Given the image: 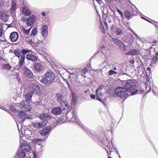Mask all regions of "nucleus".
I'll return each mask as SVG.
<instances>
[{
  "label": "nucleus",
  "mask_w": 158,
  "mask_h": 158,
  "mask_svg": "<svg viewBox=\"0 0 158 158\" xmlns=\"http://www.w3.org/2000/svg\"><path fill=\"white\" fill-rule=\"evenodd\" d=\"M1 18L3 22H6L8 20V18L7 15H2Z\"/></svg>",
  "instance_id": "72a5a7b5"
},
{
  "label": "nucleus",
  "mask_w": 158,
  "mask_h": 158,
  "mask_svg": "<svg viewBox=\"0 0 158 158\" xmlns=\"http://www.w3.org/2000/svg\"><path fill=\"white\" fill-rule=\"evenodd\" d=\"M16 8V4L14 2H12L11 3V6L10 7V11L13 12L15 10Z\"/></svg>",
  "instance_id": "7c9ffc66"
},
{
  "label": "nucleus",
  "mask_w": 158,
  "mask_h": 158,
  "mask_svg": "<svg viewBox=\"0 0 158 158\" xmlns=\"http://www.w3.org/2000/svg\"><path fill=\"white\" fill-rule=\"evenodd\" d=\"M48 34V27L46 25L43 26L42 29V34L44 37L47 36Z\"/></svg>",
  "instance_id": "b1692460"
},
{
  "label": "nucleus",
  "mask_w": 158,
  "mask_h": 158,
  "mask_svg": "<svg viewBox=\"0 0 158 158\" xmlns=\"http://www.w3.org/2000/svg\"><path fill=\"white\" fill-rule=\"evenodd\" d=\"M21 149L22 151L28 152L31 150L30 145L26 143H23L21 145Z\"/></svg>",
  "instance_id": "aec40b11"
},
{
  "label": "nucleus",
  "mask_w": 158,
  "mask_h": 158,
  "mask_svg": "<svg viewBox=\"0 0 158 158\" xmlns=\"http://www.w3.org/2000/svg\"><path fill=\"white\" fill-rule=\"evenodd\" d=\"M100 51L105 56H107L108 54H109L110 52V50L109 49L107 46L104 45H102L100 49Z\"/></svg>",
  "instance_id": "2eb2a0df"
},
{
  "label": "nucleus",
  "mask_w": 158,
  "mask_h": 158,
  "mask_svg": "<svg viewBox=\"0 0 158 158\" xmlns=\"http://www.w3.org/2000/svg\"><path fill=\"white\" fill-rule=\"evenodd\" d=\"M55 78V75L53 73L48 72L43 76L40 81L43 84L49 85L52 82Z\"/></svg>",
  "instance_id": "20e7f679"
},
{
  "label": "nucleus",
  "mask_w": 158,
  "mask_h": 158,
  "mask_svg": "<svg viewBox=\"0 0 158 158\" xmlns=\"http://www.w3.org/2000/svg\"><path fill=\"white\" fill-rule=\"evenodd\" d=\"M113 42L118 46L120 49L123 51H124L126 49V46L121 40L117 39L113 40Z\"/></svg>",
  "instance_id": "6e6552de"
},
{
  "label": "nucleus",
  "mask_w": 158,
  "mask_h": 158,
  "mask_svg": "<svg viewBox=\"0 0 158 158\" xmlns=\"http://www.w3.org/2000/svg\"><path fill=\"white\" fill-rule=\"evenodd\" d=\"M99 140L102 144L106 147L107 148H106V152L108 155H110L112 151L111 149L114 148V146L113 145L112 142H111V144H110V140L106 138L102 139L99 138Z\"/></svg>",
  "instance_id": "39448f33"
},
{
  "label": "nucleus",
  "mask_w": 158,
  "mask_h": 158,
  "mask_svg": "<svg viewBox=\"0 0 158 158\" xmlns=\"http://www.w3.org/2000/svg\"><path fill=\"white\" fill-rule=\"evenodd\" d=\"M29 91L24 95L27 102H31L33 93L39 94L41 91L40 87L35 84L31 83L28 87Z\"/></svg>",
  "instance_id": "f03ea898"
},
{
  "label": "nucleus",
  "mask_w": 158,
  "mask_h": 158,
  "mask_svg": "<svg viewBox=\"0 0 158 158\" xmlns=\"http://www.w3.org/2000/svg\"><path fill=\"white\" fill-rule=\"evenodd\" d=\"M18 118L20 119V123H23L24 119L29 118L27 114L23 111L19 112L18 113Z\"/></svg>",
  "instance_id": "1a4fd4ad"
},
{
  "label": "nucleus",
  "mask_w": 158,
  "mask_h": 158,
  "mask_svg": "<svg viewBox=\"0 0 158 158\" xmlns=\"http://www.w3.org/2000/svg\"><path fill=\"white\" fill-rule=\"evenodd\" d=\"M117 11L119 13V14L120 15L122 12L119 9H117Z\"/></svg>",
  "instance_id": "de8ad7c7"
},
{
  "label": "nucleus",
  "mask_w": 158,
  "mask_h": 158,
  "mask_svg": "<svg viewBox=\"0 0 158 158\" xmlns=\"http://www.w3.org/2000/svg\"><path fill=\"white\" fill-rule=\"evenodd\" d=\"M104 87V85H99V87L98 89H103Z\"/></svg>",
  "instance_id": "a18cd8bd"
},
{
  "label": "nucleus",
  "mask_w": 158,
  "mask_h": 158,
  "mask_svg": "<svg viewBox=\"0 0 158 158\" xmlns=\"http://www.w3.org/2000/svg\"><path fill=\"white\" fill-rule=\"evenodd\" d=\"M141 18L142 19H144L147 21H148V22H149V23H151V22L150 21H149L147 20V19H146L144 17H141Z\"/></svg>",
  "instance_id": "09e8293b"
},
{
  "label": "nucleus",
  "mask_w": 158,
  "mask_h": 158,
  "mask_svg": "<svg viewBox=\"0 0 158 158\" xmlns=\"http://www.w3.org/2000/svg\"><path fill=\"white\" fill-rule=\"evenodd\" d=\"M47 121H43L41 122H38L36 123H32L31 125L37 129H40L45 126L47 124Z\"/></svg>",
  "instance_id": "9b49d317"
},
{
  "label": "nucleus",
  "mask_w": 158,
  "mask_h": 158,
  "mask_svg": "<svg viewBox=\"0 0 158 158\" xmlns=\"http://www.w3.org/2000/svg\"><path fill=\"white\" fill-rule=\"evenodd\" d=\"M113 69H114V70H116V68H113Z\"/></svg>",
  "instance_id": "69168bd1"
},
{
  "label": "nucleus",
  "mask_w": 158,
  "mask_h": 158,
  "mask_svg": "<svg viewBox=\"0 0 158 158\" xmlns=\"http://www.w3.org/2000/svg\"><path fill=\"white\" fill-rule=\"evenodd\" d=\"M72 115L73 118H71L70 120V121H71L72 122H75L76 123L81 126L84 131H86L88 132H89L90 131L85 126H84L81 123L80 120L77 118L76 117V112L73 110V112L72 113Z\"/></svg>",
  "instance_id": "423d86ee"
},
{
  "label": "nucleus",
  "mask_w": 158,
  "mask_h": 158,
  "mask_svg": "<svg viewBox=\"0 0 158 158\" xmlns=\"http://www.w3.org/2000/svg\"><path fill=\"white\" fill-rule=\"evenodd\" d=\"M125 88L122 87L117 88L115 89V93L118 97L125 99L129 96L135 94L138 92V90L134 91L136 87L135 83L133 80L124 81L123 83Z\"/></svg>",
  "instance_id": "f257e3e1"
},
{
  "label": "nucleus",
  "mask_w": 158,
  "mask_h": 158,
  "mask_svg": "<svg viewBox=\"0 0 158 158\" xmlns=\"http://www.w3.org/2000/svg\"><path fill=\"white\" fill-rule=\"evenodd\" d=\"M115 33L117 35H125L123 31L120 27H117L116 28Z\"/></svg>",
  "instance_id": "a878e982"
},
{
  "label": "nucleus",
  "mask_w": 158,
  "mask_h": 158,
  "mask_svg": "<svg viewBox=\"0 0 158 158\" xmlns=\"http://www.w3.org/2000/svg\"><path fill=\"white\" fill-rule=\"evenodd\" d=\"M120 15H121V16L122 18H123V13H122Z\"/></svg>",
  "instance_id": "13d9d810"
},
{
  "label": "nucleus",
  "mask_w": 158,
  "mask_h": 158,
  "mask_svg": "<svg viewBox=\"0 0 158 158\" xmlns=\"http://www.w3.org/2000/svg\"><path fill=\"white\" fill-rule=\"evenodd\" d=\"M158 60V58L156 56H154L152 58L151 60V63L152 64L153 63L155 64L156 63Z\"/></svg>",
  "instance_id": "f704fd0d"
},
{
  "label": "nucleus",
  "mask_w": 158,
  "mask_h": 158,
  "mask_svg": "<svg viewBox=\"0 0 158 158\" xmlns=\"http://www.w3.org/2000/svg\"><path fill=\"white\" fill-rule=\"evenodd\" d=\"M37 29L36 28H34L31 31V35L32 36H34L37 34Z\"/></svg>",
  "instance_id": "473e14b6"
},
{
  "label": "nucleus",
  "mask_w": 158,
  "mask_h": 158,
  "mask_svg": "<svg viewBox=\"0 0 158 158\" xmlns=\"http://www.w3.org/2000/svg\"><path fill=\"white\" fill-rule=\"evenodd\" d=\"M109 74L110 75H111L113 74H117V72L114 71L113 70H110L109 71Z\"/></svg>",
  "instance_id": "e433bc0d"
},
{
  "label": "nucleus",
  "mask_w": 158,
  "mask_h": 158,
  "mask_svg": "<svg viewBox=\"0 0 158 158\" xmlns=\"http://www.w3.org/2000/svg\"><path fill=\"white\" fill-rule=\"evenodd\" d=\"M99 90V89L98 88L97 89L96 91V93L97 94H98V91Z\"/></svg>",
  "instance_id": "864d4df0"
},
{
  "label": "nucleus",
  "mask_w": 158,
  "mask_h": 158,
  "mask_svg": "<svg viewBox=\"0 0 158 158\" xmlns=\"http://www.w3.org/2000/svg\"><path fill=\"white\" fill-rule=\"evenodd\" d=\"M114 1L116 2H121L122 0H114Z\"/></svg>",
  "instance_id": "5fc2aeb1"
},
{
  "label": "nucleus",
  "mask_w": 158,
  "mask_h": 158,
  "mask_svg": "<svg viewBox=\"0 0 158 158\" xmlns=\"http://www.w3.org/2000/svg\"><path fill=\"white\" fill-rule=\"evenodd\" d=\"M100 27H101V29H102V28H104L103 26L102 25V24L101 23V24H100Z\"/></svg>",
  "instance_id": "603ef678"
},
{
  "label": "nucleus",
  "mask_w": 158,
  "mask_h": 158,
  "mask_svg": "<svg viewBox=\"0 0 158 158\" xmlns=\"http://www.w3.org/2000/svg\"><path fill=\"white\" fill-rule=\"evenodd\" d=\"M43 140L42 139H34L32 141V142L34 143H40V142L41 141H43Z\"/></svg>",
  "instance_id": "c9c22d12"
},
{
  "label": "nucleus",
  "mask_w": 158,
  "mask_h": 158,
  "mask_svg": "<svg viewBox=\"0 0 158 158\" xmlns=\"http://www.w3.org/2000/svg\"><path fill=\"white\" fill-rule=\"evenodd\" d=\"M155 55L156 56H158V52H157L155 53Z\"/></svg>",
  "instance_id": "680f3d73"
},
{
  "label": "nucleus",
  "mask_w": 158,
  "mask_h": 158,
  "mask_svg": "<svg viewBox=\"0 0 158 158\" xmlns=\"http://www.w3.org/2000/svg\"><path fill=\"white\" fill-rule=\"evenodd\" d=\"M99 4H101L102 2V0H96Z\"/></svg>",
  "instance_id": "8fccbe9b"
},
{
  "label": "nucleus",
  "mask_w": 158,
  "mask_h": 158,
  "mask_svg": "<svg viewBox=\"0 0 158 158\" xmlns=\"http://www.w3.org/2000/svg\"><path fill=\"white\" fill-rule=\"evenodd\" d=\"M140 53V51L138 49H132L130 50L128 52L126 53L127 55L136 56Z\"/></svg>",
  "instance_id": "6ab92c4d"
},
{
  "label": "nucleus",
  "mask_w": 158,
  "mask_h": 158,
  "mask_svg": "<svg viewBox=\"0 0 158 158\" xmlns=\"http://www.w3.org/2000/svg\"><path fill=\"white\" fill-rule=\"evenodd\" d=\"M156 40H154L153 42V44H156Z\"/></svg>",
  "instance_id": "bf43d9fd"
},
{
  "label": "nucleus",
  "mask_w": 158,
  "mask_h": 158,
  "mask_svg": "<svg viewBox=\"0 0 158 158\" xmlns=\"http://www.w3.org/2000/svg\"><path fill=\"white\" fill-rule=\"evenodd\" d=\"M134 60H131V63H134Z\"/></svg>",
  "instance_id": "e2e57ef3"
},
{
  "label": "nucleus",
  "mask_w": 158,
  "mask_h": 158,
  "mask_svg": "<svg viewBox=\"0 0 158 158\" xmlns=\"http://www.w3.org/2000/svg\"><path fill=\"white\" fill-rule=\"evenodd\" d=\"M90 97L94 99L95 98L96 96L94 94H92L90 95Z\"/></svg>",
  "instance_id": "49530a36"
},
{
  "label": "nucleus",
  "mask_w": 158,
  "mask_h": 158,
  "mask_svg": "<svg viewBox=\"0 0 158 158\" xmlns=\"http://www.w3.org/2000/svg\"><path fill=\"white\" fill-rule=\"evenodd\" d=\"M96 98L98 100L103 102V101L102 100V99L100 97L99 95V94H96Z\"/></svg>",
  "instance_id": "ea45409f"
},
{
  "label": "nucleus",
  "mask_w": 158,
  "mask_h": 158,
  "mask_svg": "<svg viewBox=\"0 0 158 158\" xmlns=\"http://www.w3.org/2000/svg\"><path fill=\"white\" fill-rule=\"evenodd\" d=\"M10 40L13 42H16L18 39V35L17 32H13L10 33Z\"/></svg>",
  "instance_id": "dca6fc26"
},
{
  "label": "nucleus",
  "mask_w": 158,
  "mask_h": 158,
  "mask_svg": "<svg viewBox=\"0 0 158 158\" xmlns=\"http://www.w3.org/2000/svg\"><path fill=\"white\" fill-rule=\"evenodd\" d=\"M26 59L32 61H35L38 59V57L31 54H27L26 56Z\"/></svg>",
  "instance_id": "5701e85b"
},
{
  "label": "nucleus",
  "mask_w": 158,
  "mask_h": 158,
  "mask_svg": "<svg viewBox=\"0 0 158 158\" xmlns=\"http://www.w3.org/2000/svg\"><path fill=\"white\" fill-rule=\"evenodd\" d=\"M146 90H148V91L147 92V93L148 92H150L151 90V87L150 86H148V87H146Z\"/></svg>",
  "instance_id": "79ce46f5"
},
{
  "label": "nucleus",
  "mask_w": 158,
  "mask_h": 158,
  "mask_svg": "<svg viewBox=\"0 0 158 158\" xmlns=\"http://www.w3.org/2000/svg\"><path fill=\"white\" fill-rule=\"evenodd\" d=\"M23 14L25 16H28L31 14V10L28 7H24L22 9Z\"/></svg>",
  "instance_id": "4be33fe9"
},
{
  "label": "nucleus",
  "mask_w": 158,
  "mask_h": 158,
  "mask_svg": "<svg viewBox=\"0 0 158 158\" xmlns=\"http://www.w3.org/2000/svg\"><path fill=\"white\" fill-rule=\"evenodd\" d=\"M108 158H112V157H110V156H109L108 157Z\"/></svg>",
  "instance_id": "774afa93"
},
{
  "label": "nucleus",
  "mask_w": 158,
  "mask_h": 158,
  "mask_svg": "<svg viewBox=\"0 0 158 158\" xmlns=\"http://www.w3.org/2000/svg\"><path fill=\"white\" fill-rule=\"evenodd\" d=\"M25 135L27 136L30 135L31 134V131L29 130H26L24 131Z\"/></svg>",
  "instance_id": "58836bf2"
},
{
  "label": "nucleus",
  "mask_w": 158,
  "mask_h": 158,
  "mask_svg": "<svg viewBox=\"0 0 158 158\" xmlns=\"http://www.w3.org/2000/svg\"><path fill=\"white\" fill-rule=\"evenodd\" d=\"M51 115L45 113L42 114L39 116L40 118L44 121H47V120L50 119L51 118Z\"/></svg>",
  "instance_id": "a211bd4d"
},
{
  "label": "nucleus",
  "mask_w": 158,
  "mask_h": 158,
  "mask_svg": "<svg viewBox=\"0 0 158 158\" xmlns=\"http://www.w3.org/2000/svg\"><path fill=\"white\" fill-rule=\"evenodd\" d=\"M41 15L43 16H45V13L44 12H43L41 13Z\"/></svg>",
  "instance_id": "4d7b16f0"
},
{
  "label": "nucleus",
  "mask_w": 158,
  "mask_h": 158,
  "mask_svg": "<svg viewBox=\"0 0 158 158\" xmlns=\"http://www.w3.org/2000/svg\"><path fill=\"white\" fill-rule=\"evenodd\" d=\"M2 67L5 69L9 70H10L12 68V67L9 64H4L2 66Z\"/></svg>",
  "instance_id": "2f4dec72"
},
{
  "label": "nucleus",
  "mask_w": 158,
  "mask_h": 158,
  "mask_svg": "<svg viewBox=\"0 0 158 158\" xmlns=\"http://www.w3.org/2000/svg\"><path fill=\"white\" fill-rule=\"evenodd\" d=\"M10 109L11 110V111L13 112H15L16 111L15 109V108L13 107H11Z\"/></svg>",
  "instance_id": "37998d69"
},
{
  "label": "nucleus",
  "mask_w": 158,
  "mask_h": 158,
  "mask_svg": "<svg viewBox=\"0 0 158 158\" xmlns=\"http://www.w3.org/2000/svg\"><path fill=\"white\" fill-rule=\"evenodd\" d=\"M35 18L33 15L28 17L26 20L27 24L28 26L33 25L35 21Z\"/></svg>",
  "instance_id": "ddd939ff"
},
{
  "label": "nucleus",
  "mask_w": 158,
  "mask_h": 158,
  "mask_svg": "<svg viewBox=\"0 0 158 158\" xmlns=\"http://www.w3.org/2000/svg\"><path fill=\"white\" fill-rule=\"evenodd\" d=\"M64 80L66 81V83H67L68 87H69V82H68L67 80V79H64Z\"/></svg>",
  "instance_id": "3c124183"
},
{
  "label": "nucleus",
  "mask_w": 158,
  "mask_h": 158,
  "mask_svg": "<svg viewBox=\"0 0 158 158\" xmlns=\"http://www.w3.org/2000/svg\"><path fill=\"white\" fill-rule=\"evenodd\" d=\"M71 70H73V69H71ZM70 74H74V75H75V77L76 76V74L74 72H72V71H70Z\"/></svg>",
  "instance_id": "c03bdc74"
},
{
  "label": "nucleus",
  "mask_w": 158,
  "mask_h": 158,
  "mask_svg": "<svg viewBox=\"0 0 158 158\" xmlns=\"http://www.w3.org/2000/svg\"><path fill=\"white\" fill-rule=\"evenodd\" d=\"M33 67L34 69L36 71H40L43 69L41 64L40 63H35L34 64Z\"/></svg>",
  "instance_id": "412c9836"
},
{
  "label": "nucleus",
  "mask_w": 158,
  "mask_h": 158,
  "mask_svg": "<svg viewBox=\"0 0 158 158\" xmlns=\"http://www.w3.org/2000/svg\"><path fill=\"white\" fill-rule=\"evenodd\" d=\"M124 14L125 17L128 20H129L132 18L131 15V13L130 11L126 10L124 11Z\"/></svg>",
  "instance_id": "bb28decb"
},
{
  "label": "nucleus",
  "mask_w": 158,
  "mask_h": 158,
  "mask_svg": "<svg viewBox=\"0 0 158 158\" xmlns=\"http://www.w3.org/2000/svg\"><path fill=\"white\" fill-rule=\"evenodd\" d=\"M155 45V44H152V46H153Z\"/></svg>",
  "instance_id": "338daca9"
},
{
  "label": "nucleus",
  "mask_w": 158,
  "mask_h": 158,
  "mask_svg": "<svg viewBox=\"0 0 158 158\" xmlns=\"http://www.w3.org/2000/svg\"><path fill=\"white\" fill-rule=\"evenodd\" d=\"M26 41L27 43L31 44L32 43V40L30 36L28 35L25 36L23 38Z\"/></svg>",
  "instance_id": "cd10ccee"
},
{
  "label": "nucleus",
  "mask_w": 158,
  "mask_h": 158,
  "mask_svg": "<svg viewBox=\"0 0 158 158\" xmlns=\"http://www.w3.org/2000/svg\"><path fill=\"white\" fill-rule=\"evenodd\" d=\"M20 108L21 109H25V110L27 111H29L31 109V107L29 103L28 104L25 105L24 102H22L20 103Z\"/></svg>",
  "instance_id": "f8f14e48"
},
{
  "label": "nucleus",
  "mask_w": 158,
  "mask_h": 158,
  "mask_svg": "<svg viewBox=\"0 0 158 158\" xmlns=\"http://www.w3.org/2000/svg\"><path fill=\"white\" fill-rule=\"evenodd\" d=\"M87 69L86 68H84V69H83L82 70V73H86L87 72Z\"/></svg>",
  "instance_id": "a19ab883"
},
{
  "label": "nucleus",
  "mask_w": 158,
  "mask_h": 158,
  "mask_svg": "<svg viewBox=\"0 0 158 158\" xmlns=\"http://www.w3.org/2000/svg\"><path fill=\"white\" fill-rule=\"evenodd\" d=\"M51 130V127L47 126L40 131V134L42 135H47L49 134Z\"/></svg>",
  "instance_id": "4468645a"
},
{
  "label": "nucleus",
  "mask_w": 158,
  "mask_h": 158,
  "mask_svg": "<svg viewBox=\"0 0 158 158\" xmlns=\"http://www.w3.org/2000/svg\"><path fill=\"white\" fill-rule=\"evenodd\" d=\"M31 50L23 49H19L18 48L15 49L14 51V53L15 56L18 58L21 56V58L19 61V67L18 70H19L24 64V60L25 59V55L27 53L31 52Z\"/></svg>",
  "instance_id": "7ed1b4c3"
},
{
  "label": "nucleus",
  "mask_w": 158,
  "mask_h": 158,
  "mask_svg": "<svg viewBox=\"0 0 158 158\" xmlns=\"http://www.w3.org/2000/svg\"><path fill=\"white\" fill-rule=\"evenodd\" d=\"M56 98L58 101L60 102H63L66 107L69 108V105L67 101L65 100L66 97L63 93L60 92L56 94Z\"/></svg>",
  "instance_id": "0eeeda50"
},
{
  "label": "nucleus",
  "mask_w": 158,
  "mask_h": 158,
  "mask_svg": "<svg viewBox=\"0 0 158 158\" xmlns=\"http://www.w3.org/2000/svg\"><path fill=\"white\" fill-rule=\"evenodd\" d=\"M23 74L25 76L29 78L32 79L33 77V74L32 72L27 67H24L23 69Z\"/></svg>",
  "instance_id": "9d476101"
},
{
  "label": "nucleus",
  "mask_w": 158,
  "mask_h": 158,
  "mask_svg": "<svg viewBox=\"0 0 158 158\" xmlns=\"http://www.w3.org/2000/svg\"><path fill=\"white\" fill-rule=\"evenodd\" d=\"M17 155L20 158H23L25 156L26 153L22 151H19Z\"/></svg>",
  "instance_id": "c85d7f7f"
},
{
  "label": "nucleus",
  "mask_w": 158,
  "mask_h": 158,
  "mask_svg": "<svg viewBox=\"0 0 158 158\" xmlns=\"http://www.w3.org/2000/svg\"><path fill=\"white\" fill-rule=\"evenodd\" d=\"M102 32L103 33H105V30L104 29V31H102Z\"/></svg>",
  "instance_id": "0e129e2a"
},
{
  "label": "nucleus",
  "mask_w": 158,
  "mask_h": 158,
  "mask_svg": "<svg viewBox=\"0 0 158 158\" xmlns=\"http://www.w3.org/2000/svg\"><path fill=\"white\" fill-rule=\"evenodd\" d=\"M62 109L59 107H54L52 110V114L56 115L60 114L62 113Z\"/></svg>",
  "instance_id": "f3484780"
},
{
  "label": "nucleus",
  "mask_w": 158,
  "mask_h": 158,
  "mask_svg": "<svg viewBox=\"0 0 158 158\" xmlns=\"http://www.w3.org/2000/svg\"><path fill=\"white\" fill-rule=\"evenodd\" d=\"M3 33V28L2 25L0 24V37H1Z\"/></svg>",
  "instance_id": "4c0bfd02"
},
{
  "label": "nucleus",
  "mask_w": 158,
  "mask_h": 158,
  "mask_svg": "<svg viewBox=\"0 0 158 158\" xmlns=\"http://www.w3.org/2000/svg\"><path fill=\"white\" fill-rule=\"evenodd\" d=\"M77 96L74 93H72V99L71 102L72 108V106H75L77 103Z\"/></svg>",
  "instance_id": "393cba45"
},
{
  "label": "nucleus",
  "mask_w": 158,
  "mask_h": 158,
  "mask_svg": "<svg viewBox=\"0 0 158 158\" xmlns=\"http://www.w3.org/2000/svg\"><path fill=\"white\" fill-rule=\"evenodd\" d=\"M31 28V27H30L28 29H26L25 28H23V31L24 34L26 35L25 36L28 35L29 33L30 30Z\"/></svg>",
  "instance_id": "c756f323"
},
{
  "label": "nucleus",
  "mask_w": 158,
  "mask_h": 158,
  "mask_svg": "<svg viewBox=\"0 0 158 158\" xmlns=\"http://www.w3.org/2000/svg\"><path fill=\"white\" fill-rule=\"evenodd\" d=\"M141 91L142 93H144V90H141Z\"/></svg>",
  "instance_id": "052dcab7"
},
{
  "label": "nucleus",
  "mask_w": 158,
  "mask_h": 158,
  "mask_svg": "<svg viewBox=\"0 0 158 158\" xmlns=\"http://www.w3.org/2000/svg\"><path fill=\"white\" fill-rule=\"evenodd\" d=\"M147 70L148 71H150L151 70V68L149 67H148L147 68Z\"/></svg>",
  "instance_id": "6e6d98bb"
}]
</instances>
